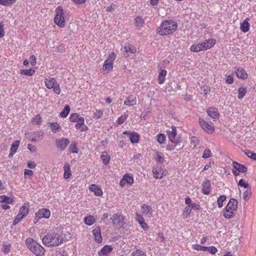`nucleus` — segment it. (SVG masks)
Listing matches in <instances>:
<instances>
[{"instance_id": "nucleus-12", "label": "nucleus", "mask_w": 256, "mask_h": 256, "mask_svg": "<svg viewBox=\"0 0 256 256\" xmlns=\"http://www.w3.org/2000/svg\"><path fill=\"white\" fill-rule=\"evenodd\" d=\"M69 144L70 140L67 138H60L56 140V148L62 151H64Z\"/></svg>"}, {"instance_id": "nucleus-34", "label": "nucleus", "mask_w": 256, "mask_h": 256, "mask_svg": "<svg viewBox=\"0 0 256 256\" xmlns=\"http://www.w3.org/2000/svg\"><path fill=\"white\" fill-rule=\"evenodd\" d=\"M85 224L88 226L92 225L96 222L95 218L92 216H88L84 218Z\"/></svg>"}, {"instance_id": "nucleus-20", "label": "nucleus", "mask_w": 256, "mask_h": 256, "mask_svg": "<svg viewBox=\"0 0 256 256\" xmlns=\"http://www.w3.org/2000/svg\"><path fill=\"white\" fill-rule=\"evenodd\" d=\"M101 230L100 226H96L92 231V232L94 236L96 242L98 243H100L102 242V238L101 235Z\"/></svg>"}, {"instance_id": "nucleus-6", "label": "nucleus", "mask_w": 256, "mask_h": 256, "mask_svg": "<svg viewBox=\"0 0 256 256\" xmlns=\"http://www.w3.org/2000/svg\"><path fill=\"white\" fill-rule=\"evenodd\" d=\"M116 58V55L114 52L108 54V58L104 62L102 72L104 74H108L113 68L114 62Z\"/></svg>"}, {"instance_id": "nucleus-59", "label": "nucleus", "mask_w": 256, "mask_h": 256, "mask_svg": "<svg viewBox=\"0 0 256 256\" xmlns=\"http://www.w3.org/2000/svg\"><path fill=\"white\" fill-rule=\"evenodd\" d=\"M238 186L244 187V188H246L248 187V184L246 182H245L244 180L241 179L239 180L238 182Z\"/></svg>"}, {"instance_id": "nucleus-53", "label": "nucleus", "mask_w": 256, "mask_h": 256, "mask_svg": "<svg viewBox=\"0 0 256 256\" xmlns=\"http://www.w3.org/2000/svg\"><path fill=\"white\" fill-rule=\"evenodd\" d=\"M10 247L11 245L9 244H4L2 248L3 252L5 254H8L10 251Z\"/></svg>"}, {"instance_id": "nucleus-7", "label": "nucleus", "mask_w": 256, "mask_h": 256, "mask_svg": "<svg viewBox=\"0 0 256 256\" xmlns=\"http://www.w3.org/2000/svg\"><path fill=\"white\" fill-rule=\"evenodd\" d=\"M166 134L169 140L172 144H178L179 143V140L176 138L177 131L175 126H172L170 128L167 130Z\"/></svg>"}, {"instance_id": "nucleus-24", "label": "nucleus", "mask_w": 256, "mask_h": 256, "mask_svg": "<svg viewBox=\"0 0 256 256\" xmlns=\"http://www.w3.org/2000/svg\"><path fill=\"white\" fill-rule=\"evenodd\" d=\"M236 76L240 78L246 79L248 78V74L243 68H238L236 70Z\"/></svg>"}, {"instance_id": "nucleus-48", "label": "nucleus", "mask_w": 256, "mask_h": 256, "mask_svg": "<svg viewBox=\"0 0 256 256\" xmlns=\"http://www.w3.org/2000/svg\"><path fill=\"white\" fill-rule=\"evenodd\" d=\"M124 180L128 184H132L134 183V178L130 175L126 174L123 177Z\"/></svg>"}, {"instance_id": "nucleus-44", "label": "nucleus", "mask_w": 256, "mask_h": 256, "mask_svg": "<svg viewBox=\"0 0 256 256\" xmlns=\"http://www.w3.org/2000/svg\"><path fill=\"white\" fill-rule=\"evenodd\" d=\"M16 0H0V4L4 6L12 5L16 2Z\"/></svg>"}, {"instance_id": "nucleus-9", "label": "nucleus", "mask_w": 256, "mask_h": 256, "mask_svg": "<svg viewBox=\"0 0 256 256\" xmlns=\"http://www.w3.org/2000/svg\"><path fill=\"white\" fill-rule=\"evenodd\" d=\"M199 123L204 130L208 134H211L214 132V128L212 123L208 122L203 118L199 119Z\"/></svg>"}, {"instance_id": "nucleus-8", "label": "nucleus", "mask_w": 256, "mask_h": 256, "mask_svg": "<svg viewBox=\"0 0 256 256\" xmlns=\"http://www.w3.org/2000/svg\"><path fill=\"white\" fill-rule=\"evenodd\" d=\"M232 166V172L235 176H238L240 172H246L248 170V168L246 166L236 162H233Z\"/></svg>"}, {"instance_id": "nucleus-3", "label": "nucleus", "mask_w": 256, "mask_h": 256, "mask_svg": "<svg viewBox=\"0 0 256 256\" xmlns=\"http://www.w3.org/2000/svg\"><path fill=\"white\" fill-rule=\"evenodd\" d=\"M216 43V40L214 38H209L204 42L192 44L190 50L191 52H198L201 51H204L213 47Z\"/></svg>"}, {"instance_id": "nucleus-57", "label": "nucleus", "mask_w": 256, "mask_h": 256, "mask_svg": "<svg viewBox=\"0 0 256 256\" xmlns=\"http://www.w3.org/2000/svg\"><path fill=\"white\" fill-rule=\"evenodd\" d=\"M191 144L196 146L199 143V140L198 138L195 136H193L190 138Z\"/></svg>"}, {"instance_id": "nucleus-4", "label": "nucleus", "mask_w": 256, "mask_h": 256, "mask_svg": "<svg viewBox=\"0 0 256 256\" xmlns=\"http://www.w3.org/2000/svg\"><path fill=\"white\" fill-rule=\"evenodd\" d=\"M26 244L28 249L36 256H41L44 254V248L33 238H28L26 240Z\"/></svg>"}, {"instance_id": "nucleus-25", "label": "nucleus", "mask_w": 256, "mask_h": 256, "mask_svg": "<svg viewBox=\"0 0 256 256\" xmlns=\"http://www.w3.org/2000/svg\"><path fill=\"white\" fill-rule=\"evenodd\" d=\"M250 18H246L242 23L240 24V29L243 32H246L250 30Z\"/></svg>"}, {"instance_id": "nucleus-10", "label": "nucleus", "mask_w": 256, "mask_h": 256, "mask_svg": "<svg viewBox=\"0 0 256 256\" xmlns=\"http://www.w3.org/2000/svg\"><path fill=\"white\" fill-rule=\"evenodd\" d=\"M152 173L155 178H162L164 176H166L168 171L166 169L162 168L161 166H157L152 168Z\"/></svg>"}, {"instance_id": "nucleus-1", "label": "nucleus", "mask_w": 256, "mask_h": 256, "mask_svg": "<svg viewBox=\"0 0 256 256\" xmlns=\"http://www.w3.org/2000/svg\"><path fill=\"white\" fill-rule=\"evenodd\" d=\"M42 243L48 246H58L63 242V237L54 231L48 233L42 239Z\"/></svg>"}, {"instance_id": "nucleus-22", "label": "nucleus", "mask_w": 256, "mask_h": 256, "mask_svg": "<svg viewBox=\"0 0 256 256\" xmlns=\"http://www.w3.org/2000/svg\"><path fill=\"white\" fill-rule=\"evenodd\" d=\"M206 112L208 116L210 117L218 119L219 118L220 114L218 112V110L214 108H210L206 110Z\"/></svg>"}, {"instance_id": "nucleus-54", "label": "nucleus", "mask_w": 256, "mask_h": 256, "mask_svg": "<svg viewBox=\"0 0 256 256\" xmlns=\"http://www.w3.org/2000/svg\"><path fill=\"white\" fill-rule=\"evenodd\" d=\"M101 158L105 165H107L110 162V157L108 155L102 154L101 156Z\"/></svg>"}, {"instance_id": "nucleus-63", "label": "nucleus", "mask_w": 256, "mask_h": 256, "mask_svg": "<svg viewBox=\"0 0 256 256\" xmlns=\"http://www.w3.org/2000/svg\"><path fill=\"white\" fill-rule=\"evenodd\" d=\"M28 148L30 152H36V150H37L36 148L32 144H28Z\"/></svg>"}, {"instance_id": "nucleus-14", "label": "nucleus", "mask_w": 256, "mask_h": 256, "mask_svg": "<svg viewBox=\"0 0 256 256\" xmlns=\"http://www.w3.org/2000/svg\"><path fill=\"white\" fill-rule=\"evenodd\" d=\"M44 132L42 130L34 132L30 136V139L32 142L40 141L43 138Z\"/></svg>"}, {"instance_id": "nucleus-61", "label": "nucleus", "mask_w": 256, "mask_h": 256, "mask_svg": "<svg viewBox=\"0 0 256 256\" xmlns=\"http://www.w3.org/2000/svg\"><path fill=\"white\" fill-rule=\"evenodd\" d=\"M155 160L157 162H163L164 158L160 156L159 153H157L155 158Z\"/></svg>"}, {"instance_id": "nucleus-58", "label": "nucleus", "mask_w": 256, "mask_h": 256, "mask_svg": "<svg viewBox=\"0 0 256 256\" xmlns=\"http://www.w3.org/2000/svg\"><path fill=\"white\" fill-rule=\"evenodd\" d=\"M23 218H22V216H21L20 214H18L15 219L13 221V225L14 226L17 224Z\"/></svg>"}, {"instance_id": "nucleus-13", "label": "nucleus", "mask_w": 256, "mask_h": 256, "mask_svg": "<svg viewBox=\"0 0 256 256\" xmlns=\"http://www.w3.org/2000/svg\"><path fill=\"white\" fill-rule=\"evenodd\" d=\"M114 226H122L124 224V217L118 214H116L110 218Z\"/></svg>"}, {"instance_id": "nucleus-35", "label": "nucleus", "mask_w": 256, "mask_h": 256, "mask_svg": "<svg viewBox=\"0 0 256 256\" xmlns=\"http://www.w3.org/2000/svg\"><path fill=\"white\" fill-rule=\"evenodd\" d=\"M124 49L126 52L135 54L136 52V48L134 46H131L129 44H126L124 46Z\"/></svg>"}, {"instance_id": "nucleus-21", "label": "nucleus", "mask_w": 256, "mask_h": 256, "mask_svg": "<svg viewBox=\"0 0 256 256\" xmlns=\"http://www.w3.org/2000/svg\"><path fill=\"white\" fill-rule=\"evenodd\" d=\"M89 190L91 192H94V194L96 196H101L103 194L101 188L94 184H90L89 187Z\"/></svg>"}, {"instance_id": "nucleus-28", "label": "nucleus", "mask_w": 256, "mask_h": 256, "mask_svg": "<svg viewBox=\"0 0 256 256\" xmlns=\"http://www.w3.org/2000/svg\"><path fill=\"white\" fill-rule=\"evenodd\" d=\"M64 178L68 179L72 176L70 167L68 163H66L64 166Z\"/></svg>"}, {"instance_id": "nucleus-19", "label": "nucleus", "mask_w": 256, "mask_h": 256, "mask_svg": "<svg viewBox=\"0 0 256 256\" xmlns=\"http://www.w3.org/2000/svg\"><path fill=\"white\" fill-rule=\"evenodd\" d=\"M136 98L134 95H130L124 101V104L128 106H132L136 104Z\"/></svg>"}, {"instance_id": "nucleus-39", "label": "nucleus", "mask_w": 256, "mask_h": 256, "mask_svg": "<svg viewBox=\"0 0 256 256\" xmlns=\"http://www.w3.org/2000/svg\"><path fill=\"white\" fill-rule=\"evenodd\" d=\"M224 216L226 218L230 219L234 216V210H228V208H224Z\"/></svg>"}, {"instance_id": "nucleus-47", "label": "nucleus", "mask_w": 256, "mask_h": 256, "mask_svg": "<svg viewBox=\"0 0 256 256\" xmlns=\"http://www.w3.org/2000/svg\"><path fill=\"white\" fill-rule=\"evenodd\" d=\"M226 200V196L224 195L220 196L217 200V203L218 208H220L223 206V202Z\"/></svg>"}, {"instance_id": "nucleus-29", "label": "nucleus", "mask_w": 256, "mask_h": 256, "mask_svg": "<svg viewBox=\"0 0 256 256\" xmlns=\"http://www.w3.org/2000/svg\"><path fill=\"white\" fill-rule=\"evenodd\" d=\"M167 72L165 70L160 69L158 72V82L159 84H162L165 80V76L166 75Z\"/></svg>"}, {"instance_id": "nucleus-56", "label": "nucleus", "mask_w": 256, "mask_h": 256, "mask_svg": "<svg viewBox=\"0 0 256 256\" xmlns=\"http://www.w3.org/2000/svg\"><path fill=\"white\" fill-rule=\"evenodd\" d=\"M53 89V91L57 94H60V85L58 83L54 85V87L52 88Z\"/></svg>"}, {"instance_id": "nucleus-18", "label": "nucleus", "mask_w": 256, "mask_h": 256, "mask_svg": "<svg viewBox=\"0 0 256 256\" xmlns=\"http://www.w3.org/2000/svg\"><path fill=\"white\" fill-rule=\"evenodd\" d=\"M113 248L112 246L106 245L98 252V256H108L112 252Z\"/></svg>"}, {"instance_id": "nucleus-62", "label": "nucleus", "mask_w": 256, "mask_h": 256, "mask_svg": "<svg viewBox=\"0 0 256 256\" xmlns=\"http://www.w3.org/2000/svg\"><path fill=\"white\" fill-rule=\"evenodd\" d=\"M136 220L138 223L144 220V218L142 216L138 213L136 214Z\"/></svg>"}, {"instance_id": "nucleus-17", "label": "nucleus", "mask_w": 256, "mask_h": 256, "mask_svg": "<svg viewBox=\"0 0 256 256\" xmlns=\"http://www.w3.org/2000/svg\"><path fill=\"white\" fill-rule=\"evenodd\" d=\"M57 83L56 80L54 78L46 76L44 78L45 85L48 89H52Z\"/></svg>"}, {"instance_id": "nucleus-5", "label": "nucleus", "mask_w": 256, "mask_h": 256, "mask_svg": "<svg viewBox=\"0 0 256 256\" xmlns=\"http://www.w3.org/2000/svg\"><path fill=\"white\" fill-rule=\"evenodd\" d=\"M56 14L54 18V22L60 28L65 26V16L64 10L61 6L56 8Z\"/></svg>"}, {"instance_id": "nucleus-32", "label": "nucleus", "mask_w": 256, "mask_h": 256, "mask_svg": "<svg viewBox=\"0 0 256 256\" xmlns=\"http://www.w3.org/2000/svg\"><path fill=\"white\" fill-rule=\"evenodd\" d=\"M84 118L80 116L78 114L76 113H74L70 114V120L72 122H79L80 121H83Z\"/></svg>"}, {"instance_id": "nucleus-16", "label": "nucleus", "mask_w": 256, "mask_h": 256, "mask_svg": "<svg viewBox=\"0 0 256 256\" xmlns=\"http://www.w3.org/2000/svg\"><path fill=\"white\" fill-rule=\"evenodd\" d=\"M211 192V184L209 180H204L202 184V192L204 194H209Z\"/></svg>"}, {"instance_id": "nucleus-40", "label": "nucleus", "mask_w": 256, "mask_h": 256, "mask_svg": "<svg viewBox=\"0 0 256 256\" xmlns=\"http://www.w3.org/2000/svg\"><path fill=\"white\" fill-rule=\"evenodd\" d=\"M69 150L70 153L77 154L78 153V148L76 146V142H72L69 146Z\"/></svg>"}, {"instance_id": "nucleus-52", "label": "nucleus", "mask_w": 256, "mask_h": 256, "mask_svg": "<svg viewBox=\"0 0 256 256\" xmlns=\"http://www.w3.org/2000/svg\"><path fill=\"white\" fill-rule=\"evenodd\" d=\"M128 114H124L122 116H121L120 117H119L118 118L117 122L118 124H121L124 122L128 118Z\"/></svg>"}, {"instance_id": "nucleus-42", "label": "nucleus", "mask_w": 256, "mask_h": 256, "mask_svg": "<svg viewBox=\"0 0 256 256\" xmlns=\"http://www.w3.org/2000/svg\"><path fill=\"white\" fill-rule=\"evenodd\" d=\"M70 111V108L68 106H66L64 108L62 111L60 112V116L62 118H66Z\"/></svg>"}, {"instance_id": "nucleus-26", "label": "nucleus", "mask_w": 256, "mask_h": 256, "mask_svg": "<svg viewBox=\"0 0 256 256\" xmlns=\"http://www.w3.org/2000/svg\"><path fill=\"white\" fill-rule=\"evenodd\" d=\"M20 144V140H16L12 144L10 148V152L8 155L9 157L12 156L16 152Z\"/></svg>"}, {"instance_id": "nucleus-64", "label": "nucleus", "mask_w": 256, "mask_h": 256, "mask_svg": "<svg viewBox=\"0 0 256 256\" xmlns=\"http://www.w3.org/2000/svg\"><path fill=\"white\" fill-rule=\"evenodd\" d=\"M178 144H169L167 145L166 147V150L168 151H172L174 149V148L176 147V145Z\"/></svg>"}, {"instance_id": "nucleus-51", "label": "nucleus", "mask_w": 256, "mask_h": 256, "mask_svg": "<svg viewBox=\"0 0 256 256\" xmlns=\"http://www.w3.org/2000/svg\"><path fill=\"white\" fill-rule=\"evenodd\" d=\"M192 208L190 206H186L182 212V216L187 217L191 212Z\"/></svg>"}, {"instance_id": "nucleus-55", "label": "nucleus", "mask_w": 256, "mask_h": 256, "mask_svg": "<svg viewBox=\"0 0 256 256\" xmlns=\"http://www.w3.org/2000/svg\"><path fill=\"white\" fill-rule=\"evenodd\" d=\"M102 112L101 110H97L94 113V118L98 119L102 117Z\"/></svg>"}, {"instance_id": "nucleus-38", "label": "nucleus", "mask_w": 256, "mask_h": 256, "mask_svg": "<svg viewBox=\"0 0 256 256\" xmlns=\"http://www.w3.org/2000/svg\"><path fill=\"white\" fill-rule=\"evenodd\" d=\"M131 256H147L146 254L142 250L139 249H136L132 250Z\"/></svg>"}, {"instance_id": "nucleus-31", "label": "nucleus", "mask_w": 256, "mask_h": 256, "mask_svg": "<svg viewBox=\"0 0 256 256\" xmlns=\"http://www.w3.org/2000/svg\"><path fill=\"white\" fill-rule=\"evenodd\" d=\"M75 128L80 130L81 132H85L88 130V127L84 124V119L83 121H80L75 124Z\"/></svg>"}, {"instance_id": "nucleus-41", "label": "nucleus", "mask_w": 256, "mask_h": 256, "mask_svg": "<svg viewBox=\"0 0 256 256\" xmlns=\"http://www.w3.org/2000/svg\"><path fill=\"white\" fill-rule=\"evenodd\" d=\"M35 72V70L32 68L29 70H22L20 72L21 74L26 75L27 76H32Z\"/></svg>"}, {"instance_id": "nucleus-15", "label": "nucleus", "mask_w": 256, "mask_h": 256, "mask_svg": "<svg viewBox=\"0 0 256 256\" xmlns=\"http://www.w3.org/2000/svg\"><path fill=\"white\" fill-rule=\"evenodd\" d=\"M142 213L148 218H152V209L151 206L144 204L141 206Z\"/></svg>"}, {"instance_id": "nucleus-2", "label": "nucleus", "mask_w": 256, "mask_h": 256, "mask_svg": "<svg viewBox=\"0 0 256 256\" xmlns=\"http://www.w3.org/2000/svg\"><path fill=\"white\" fill-rule=\"evenodd\" d=\"M176 22L172 20L164 21L157 29V33L161 36H166L174 33L177 29Z\"/></svg>"}, {"instance_id": "nucleus-60", "label": "nucleus", "mask_w": 256, "mask_h": 256, "mask_svg": "<svg viewBox=\"0 0 256 256\" xmlns=\"http://www.w3.org/2000/svg\"><path fill=\"white\" fill-rule=\"evenodd\" d=\"M218 249L214 246H210L208 248V252L212 254H215L218 252Z\"/></svg>"}, {"instance_id": "nucleus-43", "label": "nucleus", "mask_w": 256, "mask_h": 256, "mask_svg": "<svg viewBox=\"0 0 256 256\" xmlns=\"http://www.w3.org/2000/svg\"><path fill=\"white\" fill-rule=\"evenodd\" d=\"M144 24V20L140 16H137L135 18V24L137 28H141Z\"/></svg>"}, {"instance_id": "nucleus-36", "label": "nucleus", "mask_w": 256, "mask_h": 256, "mask_svg": "<svg viewBox=\"0 0 256 256\" xmlns=\"http://www.w3.org/2000/svg\"><path fill=\"white\" fill-rule=\"evenodd\" d=\"M247 92V89L246 88L241 87L238 89V99H242L246 95Z\"/></svg>"}, {"instance_id": "nucleus-30", "label": "nucleus", "mask_w": 256, "mask_h": 256, "mask_svg": "<svg viewBox=\"0 0 256 256\" xmlns=\"http://www.w3.org/2000/svg\"><path fill=\"white\" fill-rule=\"evenodd\" d=\"M140 137V135L137 132H132L130 134L129 139L132 144H135L138 142Z\"/></svg>"}, {"instance_id": "nucleus-45", "label": "nucleus", "mask_w": 256, "mask_h": 256, "mask_svg": "<svg viewBox=\"0 0 256 256\" xmlns=\"http://www.w3.org/2000/svg\"><path fill=\"white\" fill-rule=\"evenodd\" d=\"M166 136L164 134H159L156 136V140L160 144H162L165 142Z\"/></svg>"}, {"instance_id": "nucleus-50", "label": "nucleus", "mask_w": 256, "mask_h": 256, "mask_svg": "<svg viewBox=\"0 0 256 256\" xmlns=\"http://www.w3.org/2000/svg\"><path fill=\"white\" fill-rule=\"evenodd\" d=\"M201 90L204 93V96H206L210 92V88L208 86L206 85H204L201 87Z\"/></svg>"}, {"instance_id": "nucleus-49", "label": "nucleus", "mask_w": 256, "mask_h": 256, "mask_svg": "<svg viewBox=\"0 0 256 256\" xmlns=\"http://www.w3.org/2000/svg\"><path fill=\"white\" fill-rule=\"evenodd\" d=\"M212 156V153L211 150L208 149H206L202 154V158H210Z\"/></svg>"}, {"instance_id": "nucleus-46", "label": "nucleus", "mask_w": 256, "mask_h": 256, "mask_svg": "<svg viewBox=\"0 0 256 256\" xmlns=\"http://www.w3.org/2000/svg\"><path fill=\"white\" fill-rule=\"evenodd\" d=\"M32 122L34 124L40 125L42 122L41 117L38 114L36 115L32 118Z\"/></svg>"}, {"instance_id": "nucleus-37", "label": "nucleus", "mask_w": 256, "mask_h": 256, "mask_svg": "<svg viewBox=\"0 0 256 256\" xmlns=\"http://www.w3.org/2000/svg\"><path fill=\"white\" fill-rule=\"evenodd\" d=\"M14 200L10 197L2 195L0 196V202H6L7 204H12Z\"/></svg>"}, {"instance_id": "nucleus-11", "label": "nucleus", "mask_w": 256, "mask_h": 256, "mask_svg": "<svg viewBox=\"0 0 256 256\" xmlns=\"http://www.w3.org/2000/svg\"><path fill=\"white\" fill-rule=\"evenodd\" d=\"M50 216V211L48 209L42 208L39 210L36 213L34 220L38 222L39 219L42 218H48Z\"/></svg>"}, {"instance_id": "nucleus-33", "label": "nucleus", "mask_w": 256, "mask_h": 256, "mask_svg": "<svg viewBox=\"0 0 256 256\" xmlns=\"http://www.w3.org/2000/svg\"><path fill=\"white\" fill-rule=\"evenodd\" d=\"M51 130L53 133H56L61 130V126L56 122H51L50 124Z\"/></svg>"}, {"instance_id": "nucleus-23", "label": "nucleus", "mask_w": 256, "mask_h": 256, "mask_svg": "<svg viewBox=\"0 0 256 256\" xmlns=\"http://www.w3.org/2000/svg\"><path fill=\"white\" fill-rule=\"evenodd\" d=\"M238 201L232 198L230 200L228 203L225 208L235 211L238 208Z\"/></svg>"}, {"instance_id": "nucleus-27", "label": "nucleus", "mask_w": 256, "mask_h": 256, "mask_svg": "<svg viewBox=\"0 0 256 256\" xmlns=\"http://www.w3.org/2000/svg\"><path fill=\"white\" fill-rule=\"evenodd\" d=\"M28 206L24 204L20 208L18 214L22 216V218H24L28 214Z\"/></svg>"}]
</instances>
